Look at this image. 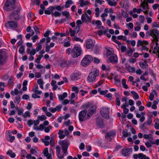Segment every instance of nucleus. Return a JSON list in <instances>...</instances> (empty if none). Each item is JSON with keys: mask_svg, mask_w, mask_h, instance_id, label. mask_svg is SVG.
Segmentation results:
<instances>
[{"mask_svg": "<svg viewBox=\"0 0 159 159\" xmlns=\"http://www.w3.org/2000/svg\"><path fill=\"white\" fill-rule=\"evenodd\" d=\"M82 50L80 47L75 46L71 48H69L66 50V53L69 55L71 54L72 57L74 58H76L80 56L82 53Z\"/></svg>", "mask_w": 159, "mask_h": 159, "instance_id": "obj_1", "label": "nucleus"}, {"mask_svg": "<svg viewBox=\"0 0 159 159\" xmlns=\"http://www.w3.org/2000/svg\"><path fill=\"white\" fill-rule=\"evenodd\" d=\"M151 36L153 38V41L158 42L159 39V31L156 29H153L146 32V37L147 38H149Z\"/></svg>", "mask_w": 159, "mask_h": 159, "instance_id": "obj_2", "label": "nucleus"}, {"mask_svg": "<svg viewBox=\"0 0 159 159\" xmlns=\"http://www.w3.org/2000/svg\"><path fill=\"white\" fill-rule=\"evenodd\" d=\"M21 10L20 5H17L14 10L13 13L9 16V19L11 20H17L20 18L19 13Z\"/></svg>", "mask_w": 159, "mask_h": 159, "instance_id": "obj_3", "label": "nucleus"}, {"mask_svg": "<svg viewBox=\"0 0 159 159\" xmlns=\"http://www.w3.org/2000/svg\"><path fill=\"white\" fill-rule=\"evenodd\" d=\"M99 75V70L96 68H93L89 74L87 78V80L89 82H94L95 81L96 77Z\"/></svg>", "mask_w": 159, "mask_h": 159, "instance_id": "obj_4", "label": "nucleus"}, {"mask_svg": "<svg viewBox=\"0 0 159 159\" xmlns=\"http://www.w3.org/2000/svg\"><path fill=\"white\" fill-rule=\"evenodd\" d=\"M16 0H7L5 4V7L7 11L14 10L16 7L19 4L15 5Z\"/></svg>", "mask_w": 159, "mask_h": 159, "instance_id": "obj_5", "label": "nucleus"}, {"mask_svg": "<svg viewBox=\"0 0 159 159\" xmlns=\"http://www.w3.org/2000/svg\"><path fill=\"white\" fill-rule=\"evenodd\" d=\"M59 144L61 145V148L64 155H66L68 154L67 151L69 143L66 140L60 141L59 142Z\"/></svg>", "mask_w": 159, "mask_h": 159, "instance_id": "obj_6", "label": "nucleus"}, {"mask_svg": "<svg viewBox=\"0 0 159 159\" xmlns=\"http://www.w3.org/2000/svg\"><path fill=\"white\" fill-rule=\"evenodd\" d=\"M93 60V59L91 56L87 55L82 60L81 64L83 66H86L89 65Z\"/></svg>", "mask_w": 159, "mask_h": 159, "instance_id": "obj_7", "label": "nucleus"}, {"mask_svg": "<svg viewBox=\"0 0 159 159\" xmlns=\"http://www.w3.org/2000/svg\"><path fill=\"white\" fill-rule=\"evenodd\" d=\"M7 55L6 52L3 51L2 50H0V65H3L6 62L7 58Z\"/></svg>", "mask_w": 159, "mask_h": 159, "instance_id": "obj_8", "label": "nucleus"}, {"mask_svg": "<svg viewBox=\"0 0 159 159\" xmlns=\"http://www.w3.org/2000/svg\"><path fill=\"white\" fill-rule=\"evenodd\" d=\"M100 113L101 116L105 118L109 117V110L107 107H102L100 110Z\"/></svg>", "mask_w": 159, "mask_h": 159, "instance_id": "obj_9", "label": "nucleus"}, {"mask_svg": "<svg viewBox=\"0 0 159 159\" xmlns=\"http://www.w3.org/2000/svg\"><path fill=\"white\" fill-rule=\"evenodd\" d=\"M5 27L7 28L14 29L17 26V22L16 21H9L5 24Z\"/></svg>", "mask_w": 159, "mask_h": 159, "instance_id": "obj_10", "label": "nucleus"}, {"mask_svg": "<svg viewBox=\"0 0 159 159\" xmlns=\"http://www.w3.org/2000/svg\"><path fill=\"white\" fill-rule=\"evenodd\" d=\"M141 2L140 4V7H142L145 10L144 11H143V12L145 14L147 15L148 14V9L149 8L148 3L146 2V0H144L143 1L141 0Z\"/></svg>", "mask_w": 159, "mask_h": 159, "instance_id": "obj_11", "label": "nucleus"}, {"mask_svg": "<svg viewBox=\"0 0 159 159\" xmlns=\"http://www.w3.org/2000/svg\"><path fill=\"white\" fill-rule=\"evenodd\" d=\"M87 111L86 110H84L81 111L79 114V119L80 122H82L85 120L86 119L85 117L87 114Z\"/></svg>", "mask_w": 159, "mask_h": 159, "instance_id": "obj_12", "label": "nucleus"}, {"mask_svg": "<svg viewBox=\"0 0 159 159\" xmlns=\"http://www.w3.org/2000/svg\"><path fill=\"white\" fill-rule=\"evenodd\" d=\"M121 152L122 155L124 156L128 157L132 153V148H124L121 150Z\"/></svg>", "mask_w": 159, "mask_h": 159, "instance_id": "obj_13", "label": "nucleus"}, {"mask_svg": "<svg viewBox=\"0 0 159 159\" xmlns=\"http://www.w3.org/2000/svg\"><path fill=\"white\" fill-rule=\"evenodd\" d=\"M86 47L87 49L92 48L95 44V42L91 39H88L86 41Z\"/></svg>", "mask_w": 159, "mask_h": 159, "instance_id": "obj_14", "label": "nucleus"}, {"mask_svg": "<svg viewBox=\"0 0 159 159\" xmlns=\"http://www.w3.org/2000/svg\"><path fill=\"white\" fill-rule=\"evenodd\" d=\"M96 107L95 105L92 106L89 109L87 114V119L90 118L96 110Z\"/></svg>", "mask_w": 159, "mask_h": 159, "instance_id": "obj_15", "label": "nucleus"}, {"mask_svg": "<svg viewBox=\"0 0 159 159\" xmlns=\"http://www.w3.org/2000/svg\"><path fill=\"white\" fill-rule=\"evenodd\" d=\"M133 157L135 159H137L138 158H140L141 159H150L149 157H147L145 155L142 153L135 154L133 155Z\"/></svg>", "mask_w": 159, "mask_h": 159, "instance_id": "obj_16", "label": "nucleus"}, {"mask_svg": "<svg viewBox=\"0 0 159 159\" xmlns=\"http://www.w3.org/2000/svg\"><path fill=\"white\" fill-rule=\"evenodd\" d=\"M95 120L97 125L99 126L100 128H103L104 126V123L102 119L98 117L96 118Z\"/></svg>", "mask_w": 159, "mask_h": 159, "instance_id": "obj_17", "label": "nucleus"}, {"mask_svg": "<svg viewBox=\"0 0 159 159\" xmlns=\"http://www.w3.org/2000/svg\"><path fill=\"white\" fill-rule=\"evenodd\" d=\"M81 20L82 22H90L91 20V18L87 15V13L83 14L81 16Z\"/></svg>", "mask_w": 159, "mask_h": 159, "instance_id": "obj_18", "label": "nucleus"}, {"mask_svg": "<svg viewBox=\"0 0 159 159\" xmlns=\"http://www.w3.org/2000/svg\"><path fill=\"white\" fill-rule=\"evenodd\" d=\"M109 59L110 61L112 63H116L118 62V58L115 54H113Z\"/></svg>", "mask_w": 159, "mask_h": 159, "instance_id": "obj_19", "label": "nucleus"}, {"mask_svg": "<svg viewBox=\"0 0 159 159\" xmlns=\"http://www.w3.org/2000/svg\"><path fill=\"white\" fill-rule=\"evenodd\" d=\"M80 75V74L76 72L73 73L70 76L71 80H77Z\"/></svg>", "mask_w": 159, "mask_h": 159, "instance_id": "obj_20", "label": "nucleus"}, {"mask_svg": "<svg viewBox=\"0 0 159 159\" xmlns=\"http://www.w3.org/2000/svg\"><path fill=\"white\" fill-rule=\"evenodd\" d=\"M58 96L60 101H63L64 99L67 96V93L66 92H65L62 95L58 94Z\"/></svg>", "mask_w": 159, "mask_h": 159, "instance_id": "obj_21", "label": "nucleus"}, {"mask_svg": "<svg viewBox=\"0 0 159 159\" xmlns=\"http://www.w3.org/2000/svg\"><path fill=\"white\" fill-rule=\"evenodd\" d=\"M53 9L54 7H49L44 11V13L46 14L50 15L51 12L53 11Z\"/></svg>", "mask_w": 159, "mask_h": 159, "instance_id": "obj_22", "label": "nucleus"}, {"mask_svg": "<svg viewBox=\"0 0 159 159\" xmlns=\"http://www.w3.org/2000/svg\"><path fill=\"white\" fill-rule=\"evenodd\" d=\"M139 65L141 68L143 69H145L148 67V65L146 61H144L143 62H140Z\"/></svg>", "mask_w": 159, "mask_h": 159, "instance_id": "obj_23", "label": "nucleus"}, {"mask_svg": "<svg viewBox=\"0 0 159 159\" xmlns=\"http://www.w3.org/2000/svg\"><path fill=\"white\" fill-rule=\"evenodd\" d=\"M7 154L10 156L11 158H14L16 157V154L13 152L11 150H9L7 152Z\"/></svg>", "mask_w": 159, "mask_h": 159, "instance_id": "obj_24", "label": "nucleus"}, {"mask_svg": "<svg viewBox=\"0 0 159 159\" xmlns=\"http://www.w3.org/2000/svg\"><path fill=\"white\" fill-rule=\"evenodd\" d=\"M82 21L80 20H78L76 21V24L77 26L76 28V30H77V32L78 33L80 29V25L82 24Z\"/></svg>", "mask_w": 159, "mask_h": 159, "instance_id": "obj_25", "label": "nucleus"}, {"mask_svg": "<svg viewBox=\"0 0 159 159\" xmlns=\"http://www.w3.org/2000/svg\"><path fill=\"white\" fill-rule=\"evenodd\" d=\"M80 7H83L84 6H86L89 3V2L88 1H85L84 0H80Z\"/></svg>", "mask_w": 159, "mask_h": 159, "instance_id": "obj_26", "label": "nucleus"}, {"mask_svg": "<svg viewBox=\"0 0 159 159\" xmlns=\"http://www.w3.org/2000/svg\"><path fill=\"white\" fill-rule=\"evenodd\" d=\"M131 93L133 95V98L134 99L137 100L139 98V96L137 93L135 92L134 91H131Z\"/></svg>", "mask_w": 159, "mask_h": 159, "instance_id": "obj_27", "label": "nucleus"}, {"mask_svg": "<svg viewBox=\"0 0 159 159\" xmlns=\"http://www.w3.org/2000/svg\"><path fill=\"white\" fill-rule=\"evenodd\" d=\"M69 32L70 34V36L71 37H73L75 36V34L77 32V30H76V28L74 30H72L70 28H69Z\"/></svg>", "mask_w": 159, "mask_h": 159, "instance_id": "obj_28", "label": "nucleus"}, {"mask_svg": "<svg viewBox=\"0 0 159 159\" xmlns=\"http://www.w3.org/2000/svg\"><path fill=\"white\" fill-rule=\"evenodd\" d=\"M152 53L154 54H156L158 53V57H159V47L158 46H156L154 47Z\"/></svg>", "mask_w": 159, "mask_h": 159, "instance_id": "obj_29", "label": "nucleus"}, {"mask_svg": "<svg viewBox=\"0 0 159 159\" xmlns=\"http://www.w3.org/2000/svg\"><path fill=\"white\" fill-rule=\"evenodd\" d=\"M102 69L103 70H106V72H108L110 71V68L109 66L106 67L105 65L103 64L102 66Z\"/></svg>", "mask_w": 159, "mask_h": 159, "instance_id": "obj_30", "label": "nucleus"}, {"mask_svg": "<svg viewBox=\"0 0 159 159\" xmlns=\"http://www.w3.org/2000/svg\"><path fill=\"white\" fill-rule=\"evenodd\" d=\"M109 5L111 6H115L117 5V2L115 1H112L111 0H107Z\"/></svg>", "mask_w": 159, "mask_h": 159, "instance_id": "obj_31", "label": "nucleus"}, {"mask_svg": "<svg viewBox=\"0 0 159 159\" xmlns=\"http://www.w3.org/2000/svg\"><path fill=\"white\" fill-rule=\"evenodd\" d=\"M122 83L123 85V87L125 89H127L128 88V87L127 84H126V80L124 79H122Z\"/></svg>", "mask_w": 159, "mask_h": 159, "instance_id": "obj_32", "label": "nucleus"}, {"mask_svg": "<svg viewBox=\"0 0 159 159\" xmlns=\"http://www.w3.org/2000/svg\"><path fill=\"white\" fill-rule=\"evenodd\" d=\"M127 69L128 70L131 72H134L135 71V67L131 66L129 65H128V67H127Z\"/></svg>", "mask_w": 159, "mask_h": 159, "instance_id": "obj_33", "label": "nucleus"}, {"mask_svg": "<svg viewBox=\"0 0 159 159\" xmlns=\"http://www.w3.org/2000/svg\"><path fill=\"white\" fill-rule=\"evenodd\" d=\"M73 2L71 0H68L66 2L65 7L66 8H68L69 7L70 4H73Z\"/></svg>", "mask_w": 159, "mask_h": 159, "instance_id": "obj_34", "label": "nucleus"}, {"mask_svg": "<svg viewBox=\"0 0 159 159\" xmlns=\"http://www.w3.org/2000/svg\"><path fill=\"white\" fill-rule=\"evenodd\" d=\"M19 52L20 53L23 55L25 52V46L22 45L19 48Z\"/></svg>", "mask_w": 159, "mask_h": 159, "instance_id": "obj_35", "label": "nucleus"}, {"mask_svg": "<svg viewBox=\"0 0 159 159\" xmlns=\"http://www.w3.org/2000/svg\"><path fill=\"white\" fill-rule=\"evenodd\" d=\"M62 14L63 16H65L66 17V19H67L70 16L69 12L66 11H63L62 13Z\"/></svg>", "mask_w": 159, "mask_h": 159, "instance_id": "obj_36", "label": "nucleus"}, {"mask_svg": "<svg viewBox=\"0 0 159 159\" xmlns=\"http://www.w3.org/2000/svg\"><path fill=\"white\" fill-rule=\"evenodd\" d=\"M14 102L18 104L20 102V95H17L15 97Z\"/></svg>", "mask_w": 159, "mask_h": 159, "instance_id": "obj_37", "label": "nucleus"}, {"mask_svg": "<svg viewBox=\"0 0 159 159\" xmlns=\"http://www.w3.org/2000/svg\"><path fill=\"white\" fill-rule=\"evenodd\" d=\"M19 93L18 90L17 89H15L14 91L12 90L11 91V94L12 95H17Z\"/></svg>", "mask_w": 159, "mask_h": 159, "instance_id": "obj_38", "label": "nucleus"}, {"mask_svg": "<svg viewBox=\"0 0 159 159\" xmlns=\"http://www.w3.org/2000/svg\"><path fill=\"white\" fill-rule=\"evenodd\" d=\"M115 83L116 85L117 86H120V80L119 79H117L116 78H114Z\"/></svg>", "mask_w": 159, "mask_h": 159, "instance_id": "obj_39", "label": "nucleus"}, {"mask_svg": "<svg viewBox=\"0 0 159 159\" xmlns=\"http://www.w3.org/2000/svg\"><path fill=\"white\" fill-rule=\"evenodd\" d=\"M38 119L41 121L45 120L46 119V117L44 115H42L41 116H38Z\"/></svg>", "mask_w": 159, "mask_h": 159, "instance_id": "obj_40", "label": "nucleus"}, {"mask_svg": "<svg viewBox=\"0 0 159 159\" xmlns=\"http://www.w3.org/2000/svg\"><path fill=\"white\" fill-rule=\"evenodd\" d=\"M22 116L24 118H26L27 117H30V112L29 111H26L25 114H22Z\"/></svg>", "mask_w": 159, "mask_h": 159, "instance_id": "obj_41", "label": "nucleus"}, {"mask_svg": "<svg viewBox=\"0 0 159 159\" xmlns=\"http://www.w3.org/2000/svg\"><path fill=\"white\" fill-rule=\"evenodd\" d=\"M109 135H110L111 137H114L116 136V131H111L107 133Z\"/></svg>", "mask_w": 159, "mask_h": 159, "instance_id": "obj_42", "label": "nucleus"}, {"mask_svg": "<svg viewBox=\"0 0 159 159\" xmlns=\"http://www.w3.org/2000/svg\"><path fill=\"white\" fill-rule=\"evenodd\" d=\"M152 122V119L150 117H149L148 118V119L146 122L147 125H150Z\"/></svg>", "mask_w": 159, "mask_h": 159, "instance_id": "obj_43", "label": "nucleus"}, {"mask_svg": "<svg viewBox=\"0 0 159 159\" xmlns=\"http://www.w3.org/2000/svg\"><path fill=\"white\" fill-rule=\"evenodd\" d=\"M113 53V50L112 49H108L107 50V56H110Z\"/></svg>", "mask_w": 159, "mask_h": 159, "instance_id": "obj_44", "label": "nucleus"}, {"mask_svg": "<svg viewBox=\"0 0 159 159\" xmlns=\"http://www.w3.org/2000/svg\"><path fill=\"white\" fill-rule=\"evenodd\" d=\"M33 28L37 34H40V33L39 31V29L37 26L35 25L34 26Z\"/></svg>", "mask_w": 159, "mask_h": 159, "instance_id": "obj_45", "label": "nucleus"}, {"mask_svg": "<svg viewBox=\"0 0 159 159\" xmlns=\"http://www.w3.org/2000/svg\"><path fill=\"white\" fill-rule=\"evenodd\" d=\"M72 91H75L76 93L77 94L79 91V89L78 87L74 86L72 88Z\"/></svg>", "mask_w": 159, "mask_h": 159, "instance_id": "obj_46", "label": "nucleus"}, {"mask_svg": "<svg viewBox=\"0 0 159 159\" xmlns=\"http://www.w3.org/2000/svg\"><path fill=\"white\" fill-rule=\"evenodd\" d=\"M84 110L89 108L90 107V105L89 102L83 105L82 106Z\"/></svg>", "mask_w": 159, "mask_h": 159, "instance_id": "obj_47", "label": "nucleus"}, {"mask_svg": "<svg viewBox=\"0 0 159 159\" xmlns=\"http://www.w3.org/2000/svg\"><path fill=\"white\" fill-rule=\"evenodd\" d=\"M73 40H75L77 41H80L81 42H83V40H82L80 38L77 37L76 36H74V38H73Z\"/></svg>", "mask_w": 159, "mask_h": 159, "instance_id": "obj_48", "label": "nucleus"}, {"mask_svg": "<svg viewBox=\"0 0 159 159\" xmlns=\"http://www.w3.org/2000/svg\"><path fill=\"white\" fill-rule=\"evenodd\" d=\"M105 139L108 140L109 141H111L112 140V139L111 138V136L109 135L107 133L105 136Z\"/></svg>", "mask_w": 159, "mask_h": 159, "instance_id": "obj_49", "label": "nucleus"}, {"mask_svg": "<svg viewBox=\"0 0 159 159\" xmlns=\"http://www.w3.org/2000/svg\"><path fill=\"white\" fill-rule=\"evenodd\" d=\"M137 61L136 59L135 58H130L129 59V62L131 63H134L136 62Z\"/></svg>", "mask_w": 159, "mask_h": 159, "instance_id": "obj_50", "label": "nucleus"}, {"mask_svg": "<svg viewBox=\"0 0 159 159\" xmlns=\"http://www.w3.org/2000/svg\"><path fill=\"white\" fill-rule=\"evenodd\" d=\"M12 78L13 77H11V78L9 79V80L8 81V83L9 85L13 86L14 85V83L13 81Z\"/></svg>", "mask_w": 159, "mask_h": 159, "instance_id": "obj_51", "label": "nucleus"}, {"mask_svg": "<svg viewBox=\"0 0 159 159\" xmlns=\"http://www.w3.org/2000/svg\"><path fill=\"white\" fill-rule=\"evenodd\" d=\"M121 52H124L126 51V46H122L120 47Z\"/></svg>", "mask_w": 159, "mask_h": 159, "instance_id": "obj_52", "label": "nucleus"}, {"mask_svg": "<svg viewBox=\"0 0 159 159\" xmlns=\"http://www.w3.org/2000/svg\"><path fill=\"white\" fill-rule=\"evenodd\" d=\"M8 136L10 138L9 141L11 143H12L15 139V137L14 136H11V135L10 134H8Z\"/></svg>", "mask_w": 159, "mask_h": 159, "instance_id": "obj_53", "label": "nucleus"}, {"mask_svg": "<svg viewBox=\"0 0 159 159\" xmlns=\"http://www.w3.org/2000/svg\"><path fill=\"white\" fill-rule=\"evenodd\" d=\"M133 52L131 49H129V50L127 52L128 56L129 57H131L132 55Z\"/></svg>", "mask_w": 159, "mask_h": 159, "instance_id": "obj_54", "label": "nucleus"}, {"mask_svg": "<svg viewBox=\"0 0 159 159\" xmlns=\"http://www.w3.org/2000/svg\"><path fill=\"white\" fill-rule=\"evenodd\" d=\"M26 158L28 159H36L34 157L32 156L30 154H27L26 156Z\"/></svg>", "mask_w": 159, "mask_h": 159, "instance_id": "obj_55", "label": "nucleus"}, {"mask_svg": "<svg viewBox=\"0 0 159 159\" xmlns=\"http://www.w3.org/2000/svg\"><path fill=\"white\" fill-rule=\"evenodd\" d=\"M51 128L52 126L51 125H49L45 128L44 129V131L46 133H48Z\"/></svg>", "mask_w": 159, "mask_h": 159, "instance_id": "obj_56", "label": "nucleus"}, {"mask_svg": "<svg viewBox=\"0 0 159 159\" xmlns=\"http://www.w3.org/2000/svg\"><path fill=\"white\" fill-rule=\"evenodd\" d=\"M123 136L124 137H127L128 136V135H127L128 132L127 130V129H125L123 131Z\"/></svg>", "mask_w": 159, "mask_h": 159, "instance_id": "obj_57", "label": "nucleus"}, {"mask_svg": "<svg viewBox=\"0 0 159 159\" xmlns=\"http://www.w3.org/2000/svg\"><path fill=\"white\" fill-rule=\"evenodd\" d=\"M41 140L42 142L44 143L46 146H47L49 145L50 143L48 141L45 140L43 139H41Z\"/></svg>", "mask_w": 159, "mask_h": 159, "instance_id": "obj_58", "label": "nucleus"}, {"mask_svg": "<svg viewBox=\"0 0 159 159\" xmlns=\"http://www.w3.org/2000/svg\"><path fill=\"white\" fill-rule=\"evenodd\" d=\"M43 153L44 156H45L46 154H48V148H45L43 152Z\"/></svg>", "mask_w": 159, "mask_h": 159, "instance_id": "obj_59", "label": "nucleus"}, {"mask_svg": "<svg viewBox=\"0 0 159 159\" xmlns=\"http://www.w3.org/2000/svg\"><path fill=\"white\" fill-rule=\"evenodd\" d=\"M39 38L38 36L37 35H36L32 37V39L33 40V42H36L37 39Z\"/></svg>", "mask_w": 159, "mask_h": 159, "instance_id": "obj_60", "label": "nucleus"}, {"mask_svg": "<svg viewBox=\"0 0 159 159\" xmlns=\"http://www.w3.org/2000/svg\"><path fill=\"white\" fill-rule=\"evenodd\" d=\"M9 78L7 74H5L2 75V79L4 80H5L8 79Z\"/></svg>", "mask_w": 159, "mask_h": 159, "instance_id": "obj_61", "label": "nucleus"}, {"mask_svg": "<svg viewBox=\"0 0 159 159\" xmlns=\"http://www.w3.org/2000/svg\"><path fill=\"white\" fill-rule=\"evenodd\" d=\"M50 142L51 146L52 147H53L55 144V142L54 139L51 138Z\"/></svg>", "mask_w": 159, "mask_h": 159, "instance_id": "obj_62", "label": "nucleus"}, {"mask_svg": "<svg viewBox=\"0 0 159 159\" xmlns=\"http://www.w3.org/2000/svg\"><path fill=\"white\" fill-rule=\"evenodd\" d=\"M152 26L153 28L158 27V22H155L152 23Z\"/></svg>", "mask_w": 159, "mask_h": 159, "instance_id": "obj_63", "label": "nucleus"}, {"mask_svg": "<svg viewBox=\"0 0 159 159\" xmlns=\"http://www.w3.org/2000/svg\"><path fill=\"white\" fill-rule=\"evenodd\" d=\"M30 98L29 96L27 94H25L22 96V98L25 100H28Z\"/></svg>", "mask_w": 159, "mask_h": 159, "instance_id": "obj_64", "label": "nucleus"}]
</instances>
